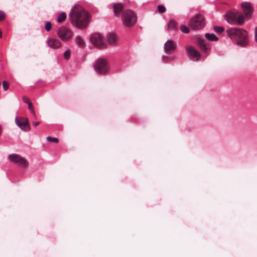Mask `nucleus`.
<instances>
[{
    "label": "nucleus",
    "mask_w": 257,
    "mask_h": 257,
    "mask_svg": "<svg viewBox=\"0 0 257 257\" xmlns=\"http://www.w3.org/2000/svg\"><path fill=\"white\" fill-rule=\"evenodd\" d=\"M166 9L164 6L159 5L158 6L157 12H158L160 14H163L166 12Z\"/></svg>",
    "instance_id": "aec40b11"
},
{
    "label": "nucleus",
    "mask_w": 257,
    "mask_h": 257,
    "mask_svg": "<svg viewBox=\"0 0 257 257\" xmlns=\"http://www.w3.org/2000/svg\"><path fill=\"white\" fill-rule=\"evenodd\" d=\"M15 122L17 125L22 130L25 131L27 130H30L27 118L24 117L18 118L16 117L15 118Z\"/></svg>",
    "instance_id": "f8f14e48"
},
{
    "label": "nucleus",
    "mask_w": 257,
    "mask_h": 257,
    "mask_svg": "<svg viewBox=\"0 0 257 257\" xmlns=\"http://www.w3.org/2000/svg\"><path fill=\"white\" fill-rule=\"evenodd\" d=\"M214 30L216 32L221 33L223 32L224 28L220 26H214Z\"/></svg>",
    "instance_id": "b1692460"
},
{
    "label": "nucleus",
    "mask_w": 257,
    "mask_h": 257,
    "mask_svg": "<svg viewBox=\"0 0 257 257\" xmlns=\"http://www.w3.org/2000/svg\"><path fill=\"white\" fill-rule=\"evenodd\" d=\"M47 140L50 142H54V143H57L58 142V140L57 138H52L51 137H47Z\"/></svg>",
    "instance_id": "393cba45"
},
{
    "label": "nucleus",
    "mask_w": 257,
    "mask_h": 257,
    "mask_svg": "<svg viewBox=\"0 0 257 257\" xmlns=\"http://www.w3.org/2000/svg\"><path fill=\"white\" fill-rule=\"evenodd\" d=\"M69 17L71 24L79 29L85 28L89 22L88 13L79 5L73 8Z\"/></svg>",
    "instance_id": "f257e3e1"
},
{
    "label": "nucleus",
    "mask_w": 257,
    "mask_h": 257,
    "mask_svg": "<svg viewBox=\"0 0 257 257\" xmlns=\"http://www.w3.org/2000/svg\"><path fill=\"white\" fill-rule=\"evenodd\" d=\"M180 30L185 34H188L189 33V29L185 25H181L180 26Z\"/></svg>",
    "instance_id": "412c9836"
},
{
    "label": "nucleus",
    "mask_w": 257,
    "mask_h": 257,
    "mask_svg": "<svg viewBox=\"0 0 257 257\" xmlns=\"http://www.w3.org/2000/svg\"><path fill=\"white\" fill-rule=\"evenodd\" d=\"M254 39H255V42L257 43V28H255V29Z\"/></svg>",
    "instance_id": "7c9ffc66"
},
{
    "label": "nucleus",
    "mask_w": 257,
    "mask_h": 257,
    "mask_svg": "<svg viewBox=\"0 0 257 257\" xmlns=\"http://www.w3.org/2000/svg\"><path fill=\"white\" fill-rule=\"evenodd\" d=\"M66 18V15L64 12H63L61 13L58 17V18L57 19V22L58 23H61L63 21H64Z\"/></svg>",
    "instance_id": "6ab92c4d"
},
{
    "label": "nucleus",
    "mask_w": 257,
    "mask_h": 257,
    "mask_svg": "<svg viewBox=\"0 0 257 257\" xmlns=\"http://www.w3.org/2000/svg\"><path fill=\"white\" fill-rule=\"evenodd\" d=\"M107 40L110 44H115L117 41V37L114 34H109L107 36Z\"/></svg>",
    "instance_id": "f3484780"
},
{
    "label": "nucleus",
    "mask_w": 257,
    "mask_h": 257,
    "mask_svg": "<svg viewBox=\"0 0 257 257\" xmlns=\"http://www.w3.org/2000/svg\"><path fill=\"white\" fill-rule=\"evenodd\" d=\"M2 131V126L0 125V136L1 135Z\"/></svg>",
    "instance_id": "72a5a7b5"
},
{
    "label": "nucleus",
    "mask_w": 257,
    "mask_h": 257,
    "mask_svg": "<svg viewBox=\"0 0 257 257\" xmlns=\"http://www.w3.org/2000/svg\"><path fill=\"white\" fill-rule=\"evenodd\" d=\"M227 33L228 37L237 45L244 47L248 44V33L246 30L231 28L227 30Z\"/></svg>",
    "instance_id": "f03ea898"
},
{
    "label": "nucleus",
    "mask_w": 257,
    "mask_h": 257,
    "mask_svg": "<svg viewBox=\"0 0 257 257\" xmlns=\"http://www.w3.org/2000/svg\"><path fill=\"white\" fill-rule=\"evenodd\" d=\"M225 20L230 24L242 25L244 23V18L238 11H233L227 12L225 15Z\"/></svg>",
    "instance_id": "7ed1b4c3"
},
{
    "label": "nucleus",
    "mask_w": 257,
    "mask_h": 257,
    "mask_svg": "<svg viewBox=\"0 0 257 257\" xmlns=\"http://www.w3.org/2000/svg\"><path fill=\"white\" fill-rule=\"evenodd\" d=\"M59 38L63 41H68L71 39L73 36L72 31L65 27H61L57 33Z\"/></svg>",
    "instance_id": "0eeeda50"
},
{
    "label": "nucleus",
    "mask_w": 257,
    "mask_h": 257,
    "mask_svg": "<svg viewBox=\"0 0 257 257\" xmlns=\"http://www.w3.org/2000/svg\"><path fill=\"white\" fill-rule=\"evenodd\" d=\"M205 37L207 39H208L209 41H216L218 40V38L216 37V36L215 34H214L213 33H211V34L206 33L205 34Z\"/></svg>",
    "instance_id": "a211bd4d"
},
{
    "label": "nucleus",
    "mask_w": 257,
    "mask_h": 257,
    "mask_svg": "<svg viewBox=\"0 0 257 257\" xmlns=\"http://www.w3.org/2000/svg\"><path fill=\"white\" fill-rule=\"evenodd\" d=\"M178 26L177 22L175 20H170L167 25V29L168 30H175Z\"/></svg>",
    "instance_id": "dca6fc26"
},
{
    "label": "nucleus",
    "mask_w": 257,
    "mask_h": 257,
    "mask_svg": "<svg viewBox=\"0 0 257 257\" xmlns=\"http://www.w3.org/2000/svg\"><path fill=\"white\" fill-rule=\"evenodd\" d=\"M46 44L50 48L53 49H58L61 46L60 40L52 37H48L47 38Z\"/></svg>",
    "instance_id": "9b49d317"
},
{
    "label": "nucleus",
    "mask_w": 257,
    "mask_h": 257,
    "mask_svg": "<svg viewBox=\"0 0 257 257\" xmlns=\"http://www.w3.org/2000/svg\"><path fill=\"white\" fill-rule=\"evenodd\" d=\"M90 40L92 44L98 48H102L105 45L102 36L99 33H95L92 34Z\"/></svg>",
    "instance_id": "1a4fd4ad"
},
{
    "label": "nucleus",
    "mask_w": 257,
    "mask_h": 257,
    "mask_svg": "<svg viewBox=\"0 0 257 257\" xmlns=\"http://www.w3.org/2000/svg\"><path fill=\"white\" fill-rule=\"evenodd\" d=\"M93 67L95 71L100 75L105 74L108 71L107 62L104 58L97 59L93 65Z\"/></svg>",
    "instance_id": "39448f33"
},
{
    "label": "nucleus",
    "mask_w": 257,
    "mask_h": 257,
    "mask_svg": "<svg viewBox=\"0 0 257 257\" xmlns=\"http://www.w3.org/2000/svg\"><path fill=\"white\" fill-rule=\"evenodd\" d=\"M9 88V84L6 82L3 81V88L4 90L6 91Z\"/></svg>",
    "instance_id": "cd10ccee"
},
{
    "label": "nucleus",
    "mask_w": 257,
    "mask_h": 257,
    "mask_svg": "<svg viewBox=\"0 0 257 257\" xmlns=\"http://www.w3.org/2000/svg\"><path fill=\"white\" fill-rule=\"evenodd\" d=\"M52 27V24L50 22H47L45 25V29L47 31L49 32L50 31Z\"/></svg>",
    "instance_id": "a878e982"
},
{
    "label": "nucleus",
    "mask_w": 257,
    "mask_h": 257,
    "mask_svg": "<svg viewBox=\"0 0 257 257\" xmlns=\"http://www.w3.org/2000/svg\"><path fill=\"white\" fill-rule=\"evenodd\" d=\"M122 20L125 26L132 27L136 23L137 18L134 11L127 10L123 12Z\"/></svg>",
    "instance_id": "20e7f679"
},
{
    "label": "nucleus",
    "mask_w": 257,
    "mask_h": 257,
    "mask_svg": "<svg viewBox=\"0 0 257 257\" xmlns=\"http://www.w3.org/2000/svg\"><path fill=\"white\" fill-rule=\"evenodd\" d=\"M241 7L244 14L246 17H249L253 11L252 5L249 2H244L241 4Z\"/></svg>",
    "instance_id": "4468645a"
},
{
    "label": "nucleus",
    "mask_w": 257,
    "mask_h": 257,
    "mask_svg": "<svg viewBox=\"0 0 257 257\" xmlns=\"http://www.w3.org/2000/svg\"><path fill=\"white\" fill-rule=\"evenodd\" d=\"M9 159L11 162L21 167L25 168L29 164L28 161L24 158L16 154L10 155Z\"/></svg>",
    "instance_id": "6e6552de"
},
{
    "label": "nucleus",
    "mask_w": 257,
    "mask_h": 257,
    "mask_svg": "<svg viewBox=\"0 0 257 257\" xmlns=\"http://www.w3.org/2000/svg\"><path fill=\"white\" fill-rule=\"evenodd\" d=\"M23 101H24L25 103H27L28 104L29 102H30L29 101V100H28V99L27 98H25V97H24V98H23Z\"/></svg>",
    "instance_id": "2f4dec72"
},
{
    "label": "nucleus",
    "mask_w": 257,
    "mask_h": 257,
    "mask_svg": "<svg viewBox=\"0 0 257 257\" xmlns=\"http://www.w3.org/2000/svg\"><path fill=\"white\" fill-rule=\"evenodd\" d=\"M177 48V44L175 42L168 40L165 43L164 49L166 54H170L171 51H174Z\"/></svg>",
    "instance_id": "ddd939ff"
},
{
    "label": "nucleus",
    "mask_w": 257,
    "mask_h": 257,
    "mask_svg": "<svg viewBox=\"0 0 257 257\" xmlns=\"http://www.w3.org/2000/svg\"><path fill=\"white\" fill-rule=\"evenodd\" d=\"M71 53L70 51H66L64 53V56L66 59H69L70 58Z\"/></svg>",
    "instance_id": "bb28decb"
},
{
    "label": "nucleus",
    "mask_w": 257,
    "mask_h": 257,
    "mask_svg": "<svg viewBox=\"0 0 257 257\" xmlns=\"http://www.w3.org/2000/svg\"><path fill=\"white\" fill-rule=\"evenodd\" d=\"M40 124V122L39 121H34L33 122V125H34L35 126H37V125H38L39 124Z\"/></svg>",
    "instance_id": "473e14b6"
},
{
    "label": "nucleus",
    "mask_w": 257,
    "mask_h": 257,
    "mask_svg": "<svg viewBox=\"0 0 257 257\" xmlns=\"http://www.w3.org/2000/svg\"><path fill=\"white\" fill-rule=\"evenodd\" d=\"M187 50L189 58L194 61H197L200 57L199 52L193 46H188L187 47Z\"/></svg>",
    "instance_id": "9d476101"
},
{
    "label": "nucleus",
    "mask_w": 257,
    "mask_h": 257,
    "mask_svg": "<svg viewBox=\"0 0 257 257\" xmlns=\"http://www.w3.org/2000/svg\"><path fill=\"white\" fill-rule=\"evenodd\" d=\"M28 107L30 111V112L33 114V115L36 117V115L34 110V108L33 106L32 103L31 102H29L28 103Z\"/></svg>",
    "instance_id": "5701e85b"
},
{
    "label": "nucleus",
    "mask_w": 257,
    "mask_h": 257,
    "mask_svg": "<svg viewBox=\"0 0 257 257\" xmlns=\"http://www.w3.org/2000/svg\"><path fill=\"white\" fill-rule=\"evenodd\" d=\"M76 39L77 43L79 45L81 46H83L84 45L85 43L81 37L78 36L76 37Z\"/></svg>",
    "instance_id": "4be33fe9"
},
{
    "label": "nucleus",
    "mask_w": 257,
    "mask_h": 257,
    "mask_svg": "<svg viewBox=\"0 0 257 257\" xmlns=\"http://www.w3.org/2000/svg\"><path fill=\"white\" fill-rule=\"evenodd\" d=\"M204 19L200 14H196L191 19L189 23V26L195 30L201 29L204 26Z\"/></svg>",
    "instance_id": "423d86ee"
},
{
    "label": "nucleus",
    "mask_w": 257,
    "mask_h": 257,
    "mask_svg": "<svg viewBox=\"0 0 257 257\" xmlns=\"http://www.w3.org/2000/svg\"><path fill=\"white\" fill-rule=\"evenodd\" d=\"M5 13L0 11V21H2L5 19Z\"/></svg>",
    "instance_id": "c85d7f7f"
},
{
    "label": "nucleus",
    "mask_w": 257,
    "mask_h": 257,
    "mask_svg": "<svg viewBox=\"0 0 257 257\" xmlns=\"http://www.w3.org/2000/svg\"><path fill=\"white\" fill-rule=\"evenodd\" d=\"M200 47H201L202 49H204V50H206V49H207L206 45L203 43V42H201L200 43Z\"/></svg>",
    "instance_id": "c756f323"
},
{
    "label": "nucleus",
    "mask_w": 257,
    "mask_h": 257,
    "mask_svg": "<svg viewBox=\"0 0 257 257\" xmlns=\"http://www.w3.org/2000/svg\"><path fill=\"white\" fill-rule=\"evenodd\" d=\"M123 8V4L121 3L115 4L113 6V13L114 15H119Z\"/></svg>",
    "instance_id": "2eb2a0df"
}]
</instances>
